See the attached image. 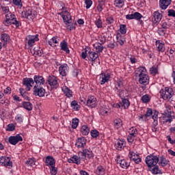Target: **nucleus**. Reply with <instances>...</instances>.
I'll use <instances>...</instances> for the list:
<instances>
[{
	"instance_id": "4468645a",
	"label": "nucleus",
	"mask_w": 175,
	"mask_h": 175,
	"mask_svg": "<svg viewBox=\"0 0 175 175\" xmlns=\"http://www.w3.org/2000/svg\"><path fill=\"white\" fill-rule=\"evenodd\" d=\"M85 144H87V139L84 137H82L77 139L75 146L78 148H81L85 147Z\"/></svg>"
},
{
	"instance_id": "c9c22d12",
	"label": "nucleus",
	"mask_w": 175,
	"mask_h": 175,
	"mask_svg": "<svg viewBox=\"0 0 175 175\" xmlns=\"http://www.w3.org/2000/svg\"><path fill=\"white\" fill-rule=\"evenodd\" d=\"M120 165L122 169H128L129 167V165H131V163L126 162V160H120Z\"/></svg>"
},
{
	"instance_id": "5fc2aeb1",
	"label": "nucleus",
	"mask_w": 175,
	"mask_h": 175,
	"mask_svg": "<svg viewBox=\"0 0 175 175\" xmlns=\"http://www.w3.org/2000/svg\"><path fill=\"white\" fill-rule=\"evenodd\" d=\"M91 136L92 137H98V136H99V131H98V130H92L91 132Z\"/></svg>"
},
{
	"instance_id": "b1692460",
	"label": "nucleus",
	"mask_w": 175,
	"mask_h": 175,
	"mask_svg": "<svg viewBox=\"0 0 175 175\" xmlns=\"http://www.w3.org/2000/svg\"><path fill=\"white\" fill-rule=\"evenodd\" d=\"M60 47H61V50H62L63 51H65L66 54H69L70 53V51H69V47H68V42H66V41L63 40L60 43Z\"/></svg>"
},
{
	"instance_id": "39448f33",
	"label": "nucleus",
	"mask_w": 175,
	"mask_h": 175,
	"mask_svg": "<svg viewBox=\"0 0 175 175\" xmlns=\"http://www.w3.org/2000/svg\"><path fill=\"white\" fill-rule=\"evenodd\" d=\"M78 155L82 159H85V158L92 159V158H94V153L92 152V150H90L88 149H83V151L79 152Z\"/></svg>"
},
{
	"instance_id": "bf43d9fd",
	"label": "nucleus",
	"mask_w": 175,
	"mask_h": 175,
	"mask_svg": "<svg viewBox=\"0 0 175 175\" xmlns=\"http://www.w3.org/2000/svg\"><path fill=\"white\" fill-rule=\"evenodd\" d=\"M106 23L108 25L113 24L114 23V18L111 16L107 17L106 18Z\"/></svg>"
},
{
	"instance_id": "0e129e2a",
	"label": "nucleus",
	"mask_w": 175,
	"mask_h": 175,
	"mask_svg": "<svg viewBox=\"0 0 175 175\" xmlns=\"http://www.w3.org/2000/svg\"><path fill=\"white\" fill-rule=\"evenodd\" d=\"M4 94H5V95H10V94H12V88H10L9 87L5 88L4 90Z\"/></svg>"
},
{
	"instance_id": "4c0bfd02",
	"label": "nucleus",
	"mask_w": 175,
	"mask_h": 175,
	"mask_svg": "<svg viewBox=\"0 0 175 175\" xmlns=\"http://www.w3.org/2000/svg\"><path fill=\"white\" fill-rule=\"evenodd\" d=\"M36 163V160L35 159V157L28 159L27 161L25 162V165H27V166H35Z\"/></svg>"
},
{
	"instance_id": "f8f14e48",
	"label": "nucleus",
	"mask_w": 175,
	"mask_h": 175,
	"mask_svg": "<svg viewBox=\"0 0 175 175\" xmlns=\"http://www.w3.org/2000/svg\"><path fill=\"white\" fill-rule=\"evenodd\" d=\"M86 105L92 109L96 107V98L94 96H88V100H86Z\"/></svg>"
},
{
	"instance_id": "a211bd4d",
	"label": "nucleus",
	"mask_w": 175,
	"mask_h": 175,
	"mask_svg": "<svg viewBox=\"0 0 175 175\" xmlns=\"http://www.w3.org/2000/svg\"><path fill=\"white\" fill-rule=\"evenodd\" d=\"M68 69H69V66H68V64L61 65L59 68V72L61 76H63V77L66 76Z\"/></svg>"
},
{
	"instance_id": "603ef678",
	"label": "nucleus",
	"mask_w": 175,
	"mask_h": 175,
	"mask_svg": "<svg viewBox=\"0 0 175 175\" xmlns=\"http://www.w3.org/2000/svg\"><path fill=\"white\" fill-rule=\"evenodd\" d=\"M157 32L160 36H165V35H166V29H162V27L159 28Z\"/></svg>"
},
{
	"instance_id": "8fccbe9b",
	"label": "nucleus",
	"mask_w": 175,
	"mask_h": 175,
	"mask_svg": "<svg viewBox=\"0 0 175 175\" xmlns=\"http://www.w3.org/2000/svg\"><path fill=\"white\" fill-rule=\"evenodd\" d=\"M120 33H122V35H124V33H126V25H120Z\"/></svg>"
},
{
	"instance_id": "0eeeda50",
	"label": "nucleus",
	"mask_w": 175,
	"mask_h": 175,
	"mask_svg": "<svg viewBox=\"0 0 175 175\" xmlns=\"http://www.w3.org/2000/svg\"><path fill=\"white\" fill-rule=\"evenodd\" d=\"M23 84L25 85V90H27V91H31V88H32L33 84H35V81L32 78H24Z\"/></svg>"
},
{
	"instance_id": "e2e57ef3",
	"label": "nucleus",
	"mask_w": 175,
	"mask_h": 175,
	"mask_svg": "<svg viewBox=\"0 0 175 175\" xmlns=\"http://www.w3.org/2000/svg\"><path fill=\"white\" fill-rule=\"evenodd\" d=\"M129 157L130 159L132 161V160H133V157H139V155L136 154V153L134 152H130Z\"/></svg>"
},
{
	"instance_id": "f257e3e1",
	"label": "nucleus",
	"mask_w": 175,
	"mask_h": 175,
	"mask_svg": "<svg viewBox=\"0 0 175 175\" xmlns=\"http://www.w3.org/2000/svg\"><path fill=\"white\" fill-rule=\"evenodd\" d=\"M136 77L139 76V83L142 85H147L150 83V77L147 75V70L144 67H139L135 72Z\"/></svg>"
},
{
	"instance_id": "423d86ee",
	"label": "nucleus",
	"mask_w": 175,
	"mask_h": 175,
	"mask_svg": "<svg viewBox=\"0 0 175 175\" xmlns=\"http://www.w3.org/2000/svg\"><path fill=\"white\" fill-rule=\"evenodd\" d=\"M44 94H46V90L43 88V86L35 85L33 87V94L36 95V96H40V98H42L44 96Z\"/></svg>"
},
{
	"instance_id": "dca6fc26",
	"label": "nucleus",
	"mask_w": 175,
	"mask_h": 175,
	"mask_svg": "<svg viewBox=\"0 0 175 175\" xmlns=\"http://www.w3.org/2000/svg\"><path fill=\"white\" fill-rule=\"evenodd\" d=\"M34 82L36 83V85H44V78L40 75H35L34 77Z\"/></svg>"
},
{
	"instance_id": "49530a36",
	"label": "nucleus",
	"mask_w": 175,
	"mask_h": 175,
	"mask_svg": "<svg viewBox=\"0 0 175 175\" xmlns=\"http://www.w3.org/2000/svg\"><path fill=\"white\" fill-rule=\"evenodd\" d=\"M141 99L143 103H148V102H150V96H148V94H145L142 96Z\"/></svg>"
},
{
	"instance_id": "6e6552de",
	"label": "nucleus",
	"mask_w": 175,
	"mask_h": 175,
	"mask_svg": "<svg viewBox=\"0 0 175 175\" xmlns=\"http://www.w3.org/2000/svg\"><path fill=\"white\" fill-rule=\"evenodd\" d=\"M48 83L52 88H57L58 87V80L54 75H49L47 79Z\"/></svg>"
},
{
	"instance_id": "864d4df0",
	"label": "nucleus",
	"mask_w": 175,
	"mask_h": 175,
	"mask_svg": "<svg viewBox=\"0 0 175 175\" xmlns=\"http://www.w3.org/2000/svg\"><path fill=\"white\" fill-rule=\"evenodd\" d=\"M95 49L96 50V53H102V51H103V49H105V46H102V44H98Z\"/></svg>"
},
{
	"instance_id": "412c9836",
	"label": "nucleus",
	"mask_w": 175,
	"mask_h": 175,
	"mask_svg": "<svg viewBox=\"0 0 175 175\" xmlns=\"http://www.w3.org/2000/svg\"><path fill=\"white\" fill-rule=\"evenodd\" d=\"M46 166H55V159L51 156H47L45 160Z\"/></svg>"
},
{
	"instance_id": "c756f323",
	"label": "nucleus",
	"mask_w": 175,
	"mask_h": 175,
	"mask_svg": "<svg viewBox=\"0 0 175 175\" xmlns=\"http://www.w3.org/2000/svg\"><path fill=\"white\" fill-rule=\"evenodd\" d=\"M23 107L27 110V111H31L32 109H33V105L30 102L24 101L22 103Z\"/></svg>"
},
{
	"instance_id": "6e6d98bb",
	"label": "nucleus",
	"mask_w": 175,
	"mask_h": 175,
	"mask_svg": "<svg viewBox=\"0 0 175 175\" xmlns=\"http://www.w3.org/2000/svg\"><path fill=\"white\" fill-rule=\"evenodd\" d=\"M152 109L151 108H148L145 113V118H147V117L152 116Z\"/></svg>"
},
{
	"instance_id": "6ab92c4d",
	"label": "nucleus",
	"mask_w": 175,
	"mask_h": 175,
	"mask_svg": "<svg viewBox=\"0 0 175 175\" xmlns=\"http://www.w3.org/2000/svg\"><path fill=\"white\" fill-rule=\"evenodd\" d=\"M172 3V0H160L159 6L161 9L165 10L167 9L168 6Z\"/></svg>"
},
{
	"instance_id": "4d7b16f0",
	"label": "nucleus",
	"mask_w": 175,
	"mask_h": 175,
	"mask_svg": "<svg viewBox=\"0 0 175 175\" xmlns=\"http://www.w3.org/2000/svg\"><path fill=\"white\" fill-rule=\"evenodd\" d=\"M71 107L75 109V110H79V104H77V101L76 100H73L72 103H71Z\"/></svg>"
},
{
	"instance_id": "ddd939ff",
	"label": "nucleus",
	"mask_w": 175,
	"mask_h": 175,
	"mask_svg": "<svg viewBox=\"0 0 175 175\" xmlns=\"http://www.w3.org/2000/svg\"><path fill=\"white\" fill-rule=\"evenodd\" d=\"M131 105V103L129 102V100L126 98H122V102L119 104H116V107L118 109H120V107H124V109H128L129 106Z\"/></svg>"
},
{
	"instance_id": "774afa93",
	"label": "nucleus",
	"mask_w": 175,
	"mask_h": 175,
	"mask_svg": "<svg viewBox=\"0 0 175 175\" xmlns=\"http://www.w3.org/2000/svg\"><path fill=\"white\" fill-rule=\"evenodd\" d=\"M168 16H170L172 17H175V11L174 10H169Z\"/></svg>"
},
{
	"instance_id": "680f3d73",
	"label": "nucleus",
	"mask_w": 175,
	"mask_h": 175,
	"mask_svg": "<svg viewBox=\"0 0 175 175\" xmlns=\"http://www.w3.org/2000/svg\"><path fill=\"white\" fill-rule=\"evenodd\" d=\"M95 25H96L97 28H102V21L100 18H98V21H95Z\"/></svg>"
},
{
	"instance_id": "c03bdc74",
	"label": "nucleus",
	"mask_w": 175,
	"mask_h": 175,
	"mask_svg": "<svg viewBox=\"0 0 175 175\" xmlns=\"http://www.w3.org/2000/svg\"><path fill=\"white\" fill-rule=\"evenodd\" d=\"M50 172L51 175H57V173H58V169L55 167V165L51 166Z\"/></svg>"
},
{
	"instance_id": "2eb2a0df",
	"label": "nucleus",
	"mask_w": 175,
	"mask_h": 175,
	"mask_svg": "<svg viewBox=\"0 0 175 175\" xmlns=\"http://www.w3.org/2000/svg\"><path fill=\"white\" fill-rule=\"evenodd\" d=\"M62 17L66 25L70 24V23H72V16L69 12H64V14H62Z\"/></svg>"
},
{
	"instance_id": "9d476101",
	"label": "nucleus",
	"mask_w": 175,
	"mask_h": 175,
	"mask_svg": "<svg viewBox=\"0 0 175 175\" xmlns=\"http://www.w3.org/2000/svg\"><path fill=\"white\" fill-rule=\"evenodd\" d=\"M0 163H1L2 166H10L13 167V162L10 161V157L1 156L0 157Z\"/></svg>"
},
{
	"instance_id": "aec40b11",
	"label": "nucleus",
	"mask_w": 175,
	"mask_h": 175,
	"mask_svg": "<svg viewBox=\"0 0 175 175\" xmlns=\"http://www.w3.org/2000/svg\"><path fill=\"white\" fill-rule=\"evenodd\" d=\"M81 157H79L77 155L72 156L70 159H68V163H76V165H80L81 163Z\"/></svg>"
},
{
	"instance_id": "20e7f679",
	"label": "nucleus",
	"mask_w": 175,
	"mask_h": 175,
	"mask_svg": "<svg viewBox=\"0 0 175 175\" xmlns=\"http://www.w3.org/2000/svg\"><path fill=\"white\" fill-rule=\"evenodd\" d=\"M161 97L163 98L164 100H167V99H171L172 96L174 95L172 88H165V90H161L159 92Z\"/></svg>"
},
{
	"instance_id": "4be33fe9",
	"label": "nucleus",
	"mask_w": 175,
	"mask_h": 175,
	"mask_svg": "<svg viewBox=\"0 0 175 175\" xmlns=\"http://www.w3.org/2000/svg\"><path fill=\"white\" fill-rule=\"evenodd\" d=\"M110 79V75H105V74H101L100 75V84L101 85H103L105 83H107L109 80Z\"/></svg>"
},
{
	"instance_id": "e433bc0d",
	"label": "nucleus",
	"mask_w": 175,
	"mask_h": 175,
	"mask_svg": "<svg viewBox=\"0 0 175 175\" xmlns=\"http://www.w3.org/2000/svg\"><path fill=\"white\" fill-rule=\"evenodd\" d=\"M96 172V174L98 175H105L106 173V170H105V167H103L102 165H99Z\"/></svg>"
},
{
	"instance_id": "58836bf2",
	"label": "nucleus",
	"mask_w": 175,
	"mask_h": 175,
	"mask_svg": "<svg viewBox=\"0 0 175 175\" xmlns=\"http://www.w3.org/2000/svg\"><path fill=\"white\" fill-rule=\"evenodd\" d=\"M113 125L117 129L121 128L122 126V120L121 119H115L113 120Z\"/></svg>"
},
{
	"instance_id": "cd10ccee",
	"label": "nucleus",
	"mask_w": 175,
	"mask_h": 175,
	"mask_svg": "<svg viewBox=\"0 0 175 175\" xmlns=\"http://www.w3.org/2000/svg\"><path fill=\"white\" fill-rule=\"evenodd\" d=\"M149 172H151L152 174H162V171L159 170V166L154 165L153 168L149 167Z\"/></svg>"
},
{
	"instance_id": "5701e85b",
	"label": "nucleus",
	"mask_w": 175,
	"mask_h": 175,
	"mask_svg": "<svg viewBox=\"0 0 175 175\" xmlns=\"http://www.w3.org/2000/svg\"><path fill=\"white\" fill-rule=\"evenodd\" d=\"M156 46L157 47L158 51H161V53H163L165 51V43H163L162 41L157 40Z\"/></svg>"
},
{
	"instance_id": "338daca9",
	"label": "nucleus",
	"mask_w": 175,
	"mask_h": 175,
	"mask_svg": "<svg viewBox=\"0 0 175 175\" xmlns=\"http://www.w3.org/2000/svg\"><path fill=\"white\" fill-rule=\"evenodd\" d=\"M169 27H170L169 25H167L166 22L163 23L161 25V28L163 29H165V31L166 29H169Z\"/></svg>"
},
{
	"instance_id": "13d9d810",
	"label": "nucleus",
	"mask_w": 175,
	"mask_h": 175,
	"mask_svg": "<svg viewBox=\"0 0 175 175\" xmlns=\"http://www.w3.org/2000/svg\"><path fill=\"white\" fill-rule=\"evenodd\" d=\"M142 17H143L142 14H140L137 12L134 13V20H140V18H142Z\"/></svg>"
},
{
	"instance_id": "393cba45",
	"label": "nucleus",
	"mask_w": 175,
	"mask_h": 175,
	"mask_svg": "<svg viewBox=\"0 0 175 175\" xmlns=\"http://www.w3.org/2000/svg\"><path fill=\"white\" fill-rule=\"evenodd\" d=\"M1 40L4 42L3 46H5V44H8L10 42V36L8 33H3L1 35Z\"/></svg>"
},
{
	"instance_id": "a878e982",
	"label": "nucleus",
	"mask_w": 175,
	"mask_h": 175,
	"mask_svg": "<svg viewBox=\"0 0 175 175\" xmlns=\"http://www.w3.org/2000/svg\"><path fill=\"white\" fill-rule=\"evenodd\" d=\"M116 39L118 43L120 44V46H124V44L125 43V37L124 36L121 35V33H118L116 34Z\"/></svg>"
},
{
	"instance_id": "ea45409f",
	"label": "nucleus",
	"mask_w": 175,
	"mask_h": 175,
	"mask_svg": "<svg viewBox=\"0 0 175 175\" xmlns=\"http://www.w3.org/2000/svg\"><path fill=\"white\" fill-rule=\"evenodd\" d=\"M58 40H59L58 37L57 36H54V37L52 38L51 40H50L49 41V44L50 46H51L52 47H54V46H55V45H53V43L57 44V43H58Z\"/></svg>"
},
{
	"instance_id": "37998d69",
	"label": "nucleus",
	"mask_w": 175,
	"mask_h": 175,
	"mask_svg": "<svg viewBox=\"0 0 175 175\" xmlns=\"http://www.w3.org/2000/svg\"><path fill=\"white\" fill-rule=\"evenodd\" d=\"M114 5L116 8H122L124 6V0H115Z\"/></svg>"
},
{
	"instance_id": "f03ea898",
	"label": "nucleus",
	"mask_w": 175,
	"mask_h": 175,
	"mask_svg": "<svg viewBox=\"0 0 175 175\" xmlns=\"http://www.w3.org/2000/svg\"><path fill=\"white\" fill-rule=\"evenodd\" d=\"M3 23L6 27H9L10 24H13V25H16V28H18L20 25H21V23L14 18V14H8L5 15V20Z\"/></svg>"
},
{
	"instance_id": "a19ab883",
	"label": "nucleus",
	"mask_w": 175,
	"mask_h": 175,
	"mask_svg": "<svg viewBox=\"0 0 175 175\" xmlns=\"http://www.w3.org/2000/svg\"><path fill=\"white\" fill-rule=\"evenodd\" d=\"M107 113H108V111H107L106 106L104 105V106L100 107L99 113L101 116H106V114H107Z\"/></svg>"
},
{
	"instance_id": "79ce46f5",
	"label": "nucleus",
	"mask_w": 175,
	"mask_h": 175,
	"mask_svg": "<svg viewBox=\"0 0 175 175\" xmlns=\"http://www.w3.org/2000/svg\"><path fill=\"white\" fill-rule=\"evenodd\" d=\"M79 119H77V118L72 119V129H76V128H77V126H79Z\"/></svg>"
},
{
	"instance_id": "7ed1b4c3",
	"label": "nucleus",
	"mask_w": 175,
	"mask_h": 175,
	"mask_svg": "<svg viewBox=\"0 0 175 175\" xmlns=\"http://www.w3.org/2000/svg\"><path fill=\"white\" fill-rule=\"evenodd\" d=\"M145 161L148 167H154L159 162V158L158 156L149 155L146 157Z\"/></svg>"
},
{
	"instance_id": "f3484780",
	"label": "nucleus",
	"mask_w": 175,
	"mask_h": 175,
	"mask_svg": "<svg viewBox=\"0 0 175 175\" xmlns=\"http://www.w3.org/2000/svg\"><path fill=\"white\" fill-rule=\"evenodd\" d=\"M22 16L24 18H31L32 20L35 17V13H33L32 9H29L27 11L22 12Z\"/></svg>"
},
{
	"instance_id": "a18cd8bd",
	"label": "nucleus",
	"mask_w": 175,
	"mask_h": 175,
	"mask_svg": "<svg viewBox=\"0 0 175 175\" xmlns=\"http://www.w3.org/2000/svg\"><path fill=\"white\" fill-rule=\"evenodd\" d=\"M115 146L117 150H121V148H124V142L122 141H118Z\"/></svg>"
},
{
	"instance_id": "72a5a7b5",
	"label": "nucleus",
	"mask_w": 175,
	"mask_h": 175,
	"mask_svg": "<svg viewBox=\"0 0 175 175\" xmlns=\"http://www.w3.org/2000/svg\"><path fill=\"white\" fill-rule=\"evenodd\" d=\"M62 91H64L67 98H72L73 96V92L68 87L66 86L64 88L62 89Z\"/></svg>"
},
{
	"instance_id": "bb28decb",
	"label": "nucleus",
	"mask_w": 175,
	"mask_h": 175,
	"mask_svg": "<svg viewBox=\"0 0 175 175\" xmlns=\"http://www.w3.org/2000/svg\"><path fill=\"white\" fill-rule=\"evenodd\" d=\"M169 162H170L169 160L166 159L165 157L161 156L160 157V161L159 162V165L162 166V167H165V166H167L169 165Z\"/></svg>"
},
{
	"instance_id": "f704fd0d",
	"label": "nucleus",
	"mask_w": 175,
	"mask_h": 175,
	"mask_svg": "<svg viewBox=\"0 0 175 175\" xmlns=\"http://www.w3.org/2000/svg\"><path fill=\"white\" fill-rule=\"evenodd\" d=\"M81 132L83 136H87L90 133V128L87 125H83L81 129Z\"/></svg>"
},
{
	"instance_id": "c85d7f7f",
	"label": "nucleus",
	"mask_w": 175,
	"mask_h": 175,
	"mask_svg": "<svg viewBox=\"0 0 175 175\" xmlns=\"http://www.w3.org/2000/svg\"><path fill=\"white\" fill-rule=\"evenodd\" d=\"M136 135H137V129H135L133 133H130V135L127 137V140L129 143H133V140H135V137H136Z\"/></svg>"
},
{
	"instance_id": "1a4fd4ad",
	"label": "nucleus",
	"mask_w": 175,
	"mask_h": 175,
	"mask_svg": "<svg viewBox=\"0 0 175 175\" xmlns=\"http://www.w3.org/2000/svg\"><path fill=\"white\" fill-rule=\"evenodd\" d=\"M8 142L12 146H16L18 142H23V137L20 135V134H17L15 136H10L8 138Z\"/></svg>"
},
{
	"instance_id": "052dcab7",
	"label": "nucleus",
	"mask_w": 175,
	"mask_h": 175,
	"mask_svg": "<svg viewBox=\"0 0 175 175\" xmlns=\"http://www.w3.org/2000/svg\"><path fill=\"white\" fill-rule=\"evenodd\" d=\"M85 3L86 5V9H90L92 5V1L91 0H85Z\"/></svg>"
},
{
	"instance_id": "7c9ffc66",
	"label": "nucleus",
	"mask_w": 175,
	"mask_h": 175,
	"mask_svg": "<svg viewBox=\"0 0 175 175\" xmlns=\"http://www.w3.org/2000/svg\"><path fill=\"white\" fill-rule=\"evenodd\" d=\"M164 118H167L165 122H169L170 124L174 120V116L172 115V112L165 113Z\"/></svg>"
},
{
	"instance_id": "de8ad7c7",
	"label": "nucleus",
	"mask_w": 175,
	"mask_h": 175,
	"mask_svg": "<svg viewBox=\"0 0 175 175\" xmlns=\"http://www.w3.org/2000/svg\"><path fill=\"white\" fill-rule=\"evenodd\" d=\"M16 126H14V124H10L8 125V128L6 129L7 132H13V131H15Z\"/></svg>"
},
{
	"instance_id": "9b49d317",
	"label": "nucleus",
	"mask_w": 175,
	"mask_h": 175,
	"mask_svg": "<svg viewBox=\"0 0 175 175\" xmlns=\"http://www.w3.org/2000/svg\"><path fill=\"white\" fill-rule=\"evenodd\" d=\"M161 20H162V14L159 13L158 11L154 12L153 13V17L152 18L153 25H158Z\"/></svg>"
},
{
	"instance_id": "2f4dec72",
	"label": "nucleus",
	"mask_w": 175,
	"mask_h": 175,
	"mask_svg": "<svg viewBox=\"0 0 175 175\" xmlns=\"http://www.w3.org/2000/svg\"><path fill=\"white\" fill-rule=\"evenodd\" d=\"M39 40V38H38V35L36 36H33L32 38H30L27 41V44L29 47H32V46L35 44L36 42Z\"/></svg>"
},
{
	"instance_id": "09e8293b",
	"label": "nucleus",
	"mask_w": 175,
	"mask_h": 175,
	"mask_svg": "<svg viewBox=\"0 0 175 175\" xmlns=\"http://www.w3.org/2000/svg\"><path fill=\"white\" fill-rule=\"evenodd\" d=\"M116 89L117 90L118 92H119V96L121 99H124L125 98V95L124 94V91L122 90L118 89V87L116 86Z\"/></svg>"
},
{
	"instance_id": "69168bd1",
	"label": "nucleus",
	"mask_w": 175,
	"mask_h": 175,
	"mask_svg": "<svg viewBox=\"0 0 175 175\" xmlns=\"http://www.w3.org/2000/svg\"><path fill=\"white\" fill-rule=\"evenodd\" d=\"M67 29L72 31V29H76V24H71L67 26Z\"/></svg>"
},
{
	"instance_id": "473e14b6",
	"label": "nucleus",
	"mask_w": 175,
	"mask_h": 175,
	"mask_svg": "<svg viewBox=\"0 0 175 175\" xmlns=\"http://www.w3.org/2000/svg\"><path fill=\"white\" fill-rule=\"evenodd\" d=\"M88 57H90V60L91 61H95V59H96L97 58H99V55H98V53H96V52L94 51H89V55Z\"/></svg>"
},
{
	"instance_id": "3c124183",
	"label": "nucleus",
	"mask_w": 175,
	"mask_h": 175,
	"mask_svg": "<svg viewBox=\"0 0 175 175\" xmlns=\"http://www.w3.org/2000/svg\"><path fill=\"white\" fill-rule=\"evenodd\" d=\"M12 3L16 6H18V8H23V3H21V0H12Z\"/></svg>"
}]
</instances>
